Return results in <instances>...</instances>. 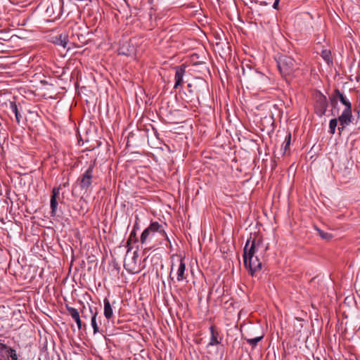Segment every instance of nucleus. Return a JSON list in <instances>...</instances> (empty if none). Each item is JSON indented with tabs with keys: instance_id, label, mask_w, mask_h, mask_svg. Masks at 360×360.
<instances>
[{
	"instance_id": "nucleus-25",
	"label": "nucleus",
	"mask_w": 360,
	"mask_h": 360,
	"mask_svg": "<svg viewBox=\"0 0 360 360\" xmlns=\"http://www.w3.org/2000/svg\"><path fill=\"white\" fill-rule=\"evenodd\" d=\"M131 241H134V242H136L137 241V237H136V232L134 230H133L131 233H130V236H129V238L127 241V245H129V243Z\"/></svg>"
},
{
	"instance_id": "nucleus-13",
	"label": "nucleus",
	"mask_w": 360,
	"mask_h": 360,
	"mask_svg": "<svg viewBox=\"0 0 360 360\" xmlns=\"http://www.w3.org/2000/svg\"><path fill=\"white\" fill-rule=\"evenodd\" d=\"M53 43L66 48L68 42V35L65 32L61 33L53 38Z\"/></svg>"
},
{
	"instance_id": "nucleus-1",
	"label": "nucleus",
	"mask_w": 360,
	"mask_h": 360,
	"mask_svg": "<svg viewBox=\"0 0 360 360\" xmlns=\"http://www.w3.org/2000/svg\"><path fill=\"white\" fill-rule=\"evenodd\" d=\"M260 244V241L248 240L243 250L244 264L252 276L262 269V262L255 256V253L259 250Z\"/></svg>"
},
{
	"instance_id": "nucleus-8",
	"label": "nucleus",
	"mask_w": 360,
	"mask_h": 360,
	"mask_svg": "<svg viewBox=\"0 0 360 360\" xmlns=\"http://www.w3.org/2000/svg\"><path fill=\"white\" fill-rule=\"evenodd\" d=\"M60 195V188H53L52 191V195L51 197V202H50V206H51V216H55L56 214V210L58 206V202H57V198Z\"/></svg>"
},
{
	"instance_id": "nucleus-16",
	"label": "nucleus",
	"mask_w": 360,
	"mask_h": 360,
	"mask_svg": "<svg viewBox=\"0 0 360 360\" xmlns=\"http://www.w3.org/2000/svg\"><path fill=\"white\" fill-rule=\"evenodd\" d=\"M113 311L110 301L105 298L104 300V316L107 319L112 317Z\"/></svg>"
},
{
	"instance_id": "nucleus-6",
	"label": "nucleus",
	"mask_w": 360,
	"mask_h": 360,
	"mask_svg": "<svg viewBox=\"0 0 360 360\" xmlns=\"http://www.w3.org/2000/svg\"><path fill=\"white\" fill-rule=\"evenodd\" d=\"M210 338L207 345V347L220 345L222 341V336L220 335L219 332L214 326L210 327Z\"/></svg>"
},
{
	"instance_id": "nucleus-20",
	"label": "nucleus",
	"mask_w": 360,
	"mask_h": 360,
	"mask_svg": "<svg viewBox=\"0 0 360 360\" xmlns=\"http://www.w3.org/2000/svg\"><path fill=\"white\" fill-rule=\"evenodd\" d=\"M316 230L318 232L319 236L324 240H329L333 238L332 234L328 232H325L317 227L316 228Z\"/></svg>"
},
{
	"instance_id": "nucleus-14",
	"label": "nucleus",
	"mask_w": 360,
	"mask_h": 360,
	"mask_svg": "<svg viewBox=\"0 0 360 360\" xmlns=\"http://www.w3.org/2000/svg\"><path fill=\"white\" fill-rule=\"evenodd\" d=\"M327 106H328V103H327L326 98L323 95H320L319 96V99L317 100V102H316V108H319V115H322L323 114L325 113Z\"/></svg>"
},
{
	"instance_id": "nucleus-10",
	"label": "nucleus",
	"mask_w": 360,
	"mask_h": 360,
	"mask_svg": "<svg viewBox=\"0 0 360 360\" xmlns=\"http://www.w3.org/2000/svg\"><path fill=\"white\" fill-rule=\"evenodd\" d=\"M339 99L340 101L345 106V108H352V105L349 101L340 91L338 89L334 91L333 95V102Z\"/></svg>"
},
{
	"instance_id": "nucleus-21",
	"label": "nucleus",
	"mask_w": 360,
	"mask_h": 360,
	"mask_svg": "<svg viewBox=\"0 0 360 360\" xmlns=\"http://www.w3.org/2000/svg\"><path fill=\"white\" fill-rule=\"evenodd\" d=\"M290 141H291V134L289 133L286 136H285V141H284V146H283V150H284V153H286L289 148H290Z\"/></svg>"
},
{
	"instance_id": "nucleus-9",
	"label": "nucleus",
	"mask_w": 360,
	"mask_h": 360,
	"mask_svg": "<svg viewBox=\"0 0 360 360\" xmlns=\"http://www.w3.org/2000/svg\"><path fill=\"white\" fill-rule=\"evenodd\" d=\"M207 87L206 82L200 78L196 79L193 84H188V91L193 93L194 91H200V89Z\"/></svg>"
},
{
	"instance_id": "nucleus-4",
	"label": "nucleus",
	"mask_w": 360,
	"mask_h": 360,
	"mask_svg": "<svg viewBox=\"0 0 360 360\" xmlns=\"http://www.w3.org/2000/svg\"><path fill=\"white\" fill-rule=\"evenodd\" d=\"M278 68L283 77L292 75L300 68V63L288 56H281L277 59Z\"/></svg>"
},
{
	"instance_id": "nucleus-2",
	"label": "nucleus",
	"mask_w": 360,
	"mask_h": 360,
	"mask_svg": "<svg viewBox=\"0 0 360 360\" xmlns=\"http://www.w3.org/2000/svg\"><path fill=\"white\" fill-rule=\"evenodd\" d=\"M162 240L169 241L162 225L158 221L151 222L143 231L140 238L142 245L153 244V246L161 244Z\"/></svg>"
},
{
	"instance_id": "nucleus-24",
	"label": "nucleus",
	"mask_w": 360,
	"mask_h": 360,
	"mask_svg": "<svg viewBox=\"0 0 360 360\" xmlns=\"http://www.w3.org/2000/svg\"><path fill=\"white\" fill-rule=\"evenodd\" d=\"M12 358V360H18V356H17V354H16V352H15V350L12 349V348H10L8 347V349H7V352H6Z\"/></svg>"
},
{
	"instance_id": "nucleus-7",
	"label": "nucleus",
	"mask_w": 360,
	"mask_h": 360,
	"mask_svg": "<svg viewBox=\"0 0 360 360\" xmlns=\"http://www.w3.org/2000/svg\"><path fill=\"white\" fill-rule=\"evenodd\" d=\"M352 117V108H345L341 115L338 117V119H337L341 126V127H339V130L340 129H344L345 125H347L351 122Z\"/></svg>"
},
{
	"instance_id": "nucleus-19",
	"label": "nucleus",
	"mask_w": 360,
	"mask_h": 360,
	"mask_svg": "<svg viewBox=\"0 0 360 360\" xmlns=\"http://www.w3.org/2000/svg\"><path fill=\"white\" fill-rule=\"evenodd\" d=\"M66 309L68 311V314L72 316L73 319H77L80 316L79 313L77 309L69 306H67Z\"/></svg>"
},
{
	"instance_id": "nucleus-12",
	"label": "nucleus",
	"mask_w": 360,
	"mask_h": 360,
	"mask_svg": "<svg viewBox=\"0 0 360 360\" xmlns=\"http://www.w3.org/2000/svg\"><path fill=\"white\" fill-rule=\"evenodd\" d=\"M185 73V68L182 66L177 67L176 68V72H175V84H174V89H177L179 86L181 85V83L183 82V77Z\"/></svg>"
},
{
	"instance_id": "nucleus-22",
	"label": "nucleus",
	"mask_w": 360,
	"mask_h": 360,
	"mask_svg": "<svg viewBox=\"0 0 360 360\" xmlns=\"http://www.w3.org/2000/svg\"><path fill=\"white\" fill-rule=\"evenodd\" d=\"M321 57L324 60L329 64L331 62L330 52L328 50H323L321 52Z\"/></svg>"
},
{
	"instance_id": "nucleus-11",
	"label": "nucleus",
	"mask_w": 360,
	"mask_h": 360,
	"mask_svg": "<svg viewBox=\"0 0 360 360\" xmlns=\"http://www.w3.org/2000/svg\"><path fill=\"white\" fill-rule=\"evenodd\" d=\"M138 256V253L136 252H134V257L132 258V262H129V261H125L124 262V268L126 269V270L131 273V274H136V273H138L139 271V270L138 269V268L136 267V257Z\"/></svg>"
},
{
	"instance_id": "nucleus-26",
	"label": "nucleus",
	"mask_w": 360,
	"mask_h": 360,
	"mask_svg": "<svg viewBox=\"0 0 360 360\" xmlns=\"http://www.w3.org/2000/svg\"><path fill=\"white\" fill-rule=\"evenodd\" d=\"M8 347L0 340V354L7 352Z\"/></svg>"
},
{
	"instance_id": "nucleus-15",
	"label": "nucleus",
	"mask_w": 360,
	"mask_h": 360,
	"mask_svg": "<svg viewBox=\"0 0 360 360\" xmlns=\"http://www.w3.org/2000/svg\"><path fill=\"white\" fill-rule=\"evenodd\" d=\"M89 311L90 314H91V326L94 329V333L96 334L99 332L98 326L96 322V316H97L98 313H97L96 310L95 311H94L93 309H91V307H89Z\"/></svg>"
},
{
	"instance_id": "nucleus-3",
	"label": "nucleus",
	"mask_w": 360,
	"mask_h": 360,
	"mask_svg": "<svg viewBox=\"0 0 360 360\" xmlns=\"http://www.w3.org/2000/svg\"><path fill=\"white\" fill-rule=\"evenodd\" d=\"M171 259L172 265L169 278L174 282V276L172 275L173 274H176L177 281L181 282L186 279V264L184 259L178 255H173Z\"/></svg>"
},
{
	"instance_id": "nucleus-18",
	"label": "nucleus",
	"mask_w": 360,
	"mask_h": 360,
	"mask_svg": "<svg viewBox=\"0 0 360 360\" xmlns=\"http://www.w3.org/2000/svg\"><path fill=\"white\" fill-rule=\"evenodd\" d=\"M11 108L12 112L15 114L17 123L20 124L21 115L18 112L17 105L15 103H11Z\"/></svg>"
},
{
	"instance_id": "nucleus-29",
	"label": "nucleus",
	"mask_w": 360,
	"mask_h": 360,
	"mask_svg": "<svg viewBox=\"0 0 360 360\" xmlns=\"http://www.w3.org/2000/svg\"><path fill=\"white\" fill-rule=\"evenodd\" d=\"M278 4H279V1L276 0L273 4V8L276 10L278 9Z\"/></svg>"
},
{
	"instance_id": "nucleus-28",
	"label": "nucleus",
	"mask_w": 360,
	"mask_h": 360,
	"mask_svg": "<svg viewBox=\"0 0 360 360\" xmlns=\"http://www.w3.org/2000/svg\"><path fill=\"white\" fill-rule=\"evenodd\" d=\"M85 310H86V307L84 306L83 307V309L82 311V316L84 318V319H87L88 318V315L86 314L85 313Z\"/></svg>"
},
{
	"instance_id": "nucleus-17",
	"label": "nucleus",
	"mask_w": 360,
	"mask_h": 360,
	"mask_svg": "<svg viewBox=\"0 0 360 360\" xmlns=\"http://www.w3.org/2000/svg\"><path fill=\"white\" fill-rule=\"evenodd\" d=\"M263 338V335L257 336L255 338L244 337L246 342L252 347H255L257 344Z\"/></svg>"
},
{
	"instance_id": "nucleus-5",
	"label": "nucleus",
	"mask_w": 360,
	"mask_h": 360,
	"mask_svg": "<svg viewBox=\"0 0 360 360\" xmlns=\"http://www.w3.org/2000/svg\"><path fill=\"white\" fill-rule=\"evenodd\" d=\"M94 165H91L79 179L82 189L87 190L92 183Z\"/></svg>"
},
{
	"instance_id": "nucleus-27",
	"label": "nucleus",
	"mask_w": 360,
	"mask_h": 360,
	"mask_svg": "<svg viewBox=\"0 0 360 360\" xmlns=\"http://www.w3.org/2000/svg\"><path fill=\"white\" fill-rule=\"evenodd\" d=\"M77 325V327L79 328V330H81L82 329V321H81V319H80V316L77 319H74Z\"/></svg>"
},
{
	"instance_id": "nucleus-23",
	"label": "nucleus",
	"mask_w": 360,
	"mask_h": 360,
	"mask_svg": "<svg viewBox=\"0 0 360 360\" xmlns=\"http://www.w3.org/2000/svg\"><path fill=\"white\" fill-rule=\"evenodd\" d=\"M338 124L337 119H332L329 123L330 132L333 134H335V129Z\"/></svg>"
}]
</instances>
